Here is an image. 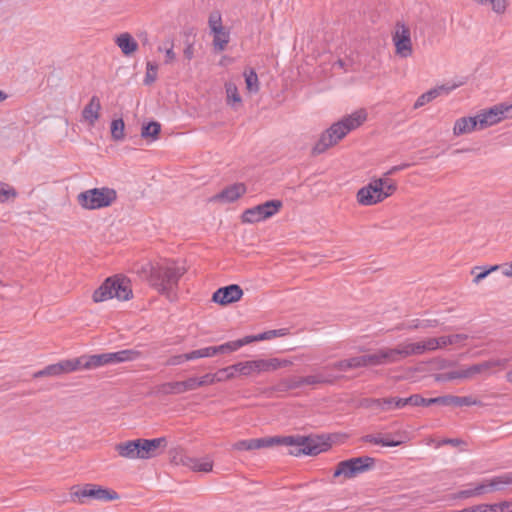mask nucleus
<instances>
[{
    "instance_id": "39448f33",
    "label": "nucleus",
    "mask_w": 512,
    "mask_h": 512,
    "mask_svg": "<svg viewBox=\"0 0 512 512\" xmlns=\"http://www.w3.org/2000/svg\"><path fill=\"white\" fill-rule=\"evenodd\" d=\"M117 200V192L113 188H92L78 194V204L86 210H97L111 206Z\"/></svg>"
},
{
    "instance_id": "f3484780",
    "label": "nucleus",
    "mask_w": 512,
    "mask_h": 512,
    "mask_svg": "<svg viewBox=\"0 0 512 512\" xmlns=\"http://www.w3.org/2000/svg\"><path fill=\"white\" fill-rule=\"evenodd\" d=\"M246 193V186L244 183H234L227 186L221 192L214 195L211 201L227 202L231 203L239 199Z\"/></svg>"
},
{
    "instance_id": "e433bc0d",
    "label": "nucleus",
    "mask_w": 512,
    "mask_h": 512,
    "mask_svg": "<svg viewBox=\"0 0 512 512\" xmlns=\"http://www.w3.org/2000/svg\"><path fill=\"white\" fill-rule=\"evenodd\" d=\"M213 46L215 51L221 52L226 48V45L229 43L230 35L228 31L224 29L220 30L219 33H213Z\"/></svg>"
},
{
    "instance_id": "338daca9",
    "label": "nucleus",
    "mask_w": 512,
    "mask_h": 512,
    "mask_svg": "<svg viewBox=\"0 0 512 512\" xmlns=\"http://www.w3.org/2000/svg\"><path fill=\"white\" fill-rule=\"evenodd\" d=\"M474 489L475 495L479 496L482 495L488 491H492L490 489L489 480L486 483H480L478 484Z\"/></svg>"
},
{
    "instance_id": "0e129e2a",
    "label": "nucleus",
    "mask_w": 512,
    "mask_h": 512,
    "mask_svg": "<svg viewBox=\"0 0 512 512\" xmlns=\"http://www.w3.org/2000/svg\"><path fill=\"white\" fill-rule=\"evenodd\" d=\"M330 368L339 370V371H347L350 369L349 359H344V360L335 362L331 365Z\"/></svg>"
},
{
    "instance_id": "7ed1b4c3",
    "label": "nucleus",
    "mask_w": 512,
    "mask_h": 512,
    "mask_svg": "<svg viewBox=\"0 0 512 512\" xmlns=\"http://www.w3.org/2000/svg\"><path fill=\"white\" fill-rule=\"evenodd\" d=\"M185 273L184 267L177 266L173 261H166L151 267L149 281L160 294L172 300L176 295L178 282Z\"/></svg>"
},
{
    "instance_id": "de8ad7c7",
    "label": "nucleus",
    "mask_w": 512,
    "mask_h": 512,
    "mask_svg": "<svg viewBox=\"0 0 512 512\" xmlns=\"http://www.w3.org/2000/svg\"><path fill=\"white\" fill-rule=\"evenodd\" d=\"M250 343H252V339H250L249 336H245L242 339L226 342L225 343V345H226L225 348H227L228 353H231L233 351L238 350L242 346H244L246 344H250Z\"/></svg>"
},
{
    "instance_id": "0eeeda50",
    "label": "nucleus",
    "mask_w": 512,
    "mask_h": 512,
    "mask_svg": "<svg viewBox=\"0 0 512 512\" xmlns=\"http://www.w3.org/2000/svg\"><path fill=\"white\" fill-rule=\"evenodd\" d=\"M504 363L505 360L500 359L483 361L481 363L471 365L463 370L435 374L434 379L436 382H447L455 379H470L477 374L486 373L494 367L502 366Z\"/></svg>"
},
{
    "instance_id": "4c0bfd02",
    "label": "nucleus",
    "mask_w": 512,
    "mask_h": 512,
    "mask_svg": "<svg viewBox=\"0 0 512 512\" xmlns=\"http://www.w3.org/2000/svg\"><path fill=\"white\" fill-rule=\"evenodd\" d=\"M125 124L122 118L114 119L111 122V137L115 141L123 140L125 137L124 134Z\"/></svg>"
},
{
    "instance_id": "052dcab7",
    "label": "nucleus",
    "mask_w": 512,
    "mask_h": 512,
    "mask_svg": "<svg viewBox=\"0 0 512 512\" xmlns=\"http://www.w3.org/2000/svg\"><path fill=\"white\" fill-rule=\"evenodd\" d=\"M497 269H499V266L498 265H494V266H491L488 269L482 270L480 273L475 275V277L473 279V282L478 284L481 280L486 278L492 271H495Z\"/></svg>"
},
{
    "instance_id": "79ce46f5",
    "label": "nucleus",
    "mask_w": 512,
    "mask_h": 512,
    "mask_svg": "<svg viewBox=\"0 0 512 512\" xmlns=\"http://www.w3.org/2000/svg\"><path fill=\"white\" fill-rule=\"evenodd\" d=\"M158 65L156 63L148 61L146 64V75L144 78L145 85H151L157 79Z\"/></svg>"
},
{
    "instance_id": "b1692460",
    "label": "nucleus",
    "mask_w": 512,
    "mask_h": 512,
    "mask_svg": "<svg viewBox=\"0 0 512 512\" xmlns=\"http://www.w3.org/2000/svg\"><path fill=\"white\" fill-rule=\"evenodd\" d=\"M404 404L411 406H430L434 404L446 406V395L435 398H424L420 394H412L406 398Z\"/></svg>"
},
{
    "instance_id": "6e6552de",
    "label": "nucleus",
    "mask_w": 512,
    "mask_h": 512,
    "mask_svg": "<svg viewBox=\"0 0 512 512\" xmlns=\"http://www.w3.org/2000/svg\"><path fill=\"white\" fill-rule=\"evenodd\" d=\"M70 495L73 501L78 499L81 503H84L85 498L102 501H112L119 499V495L116 491L109 488H104L96 484H85L82 487L73 486L71 488Z\"/></svg>"
},
{
    "instance_id": "774afa93",
    "label": "nucleus",
    "mask_w": 512,
    "mask_h": 512,
    "mask_svg": "<svg viewBox=\"0 0 512 512\" xmlns=\"http://www.w3.org/2000/svg\"><path fill=\"white\" fill-rule=\"evenodd\" d=\"M474 496H476L474 489H467V490H461V491L457 492L454 495V498L455 499H466V498H470V497H474Z\"/></svg>"
},
{
    "instance_id": "49530a36",
    "label": "nucleus",
    "mask_w": 512,
    "mask_h": 512,
    "mask_svg": "<svg viewBox=\"0 0 512 512\" xmlns=\"http://www.w3.org/2000/svg\"><path fill=\"white\" fill-rule=\"evenodd\" d=\"M208 23L212 33H219L220 30L224 29L221 14L219 12H212L209 15Z\"/></svg>"
},
{
    "instance_id": "5fc2aeb1",
    "label": "nucleus",
    "mask_w": 512,
    "mask_h": 512,
    "mask_svg": "<svg viewBox=\"0 0 512 512\" xmlns=\"http://www.w3.org/2000/svg\"><path fill=\"white\" fill-rule=\"evenodd\" d=\"M364 361H365V367L380 365L379 351L377 350L373 354H365Z\"/></svg>"
},
{
    "instance_id": "c9c22d12",
    "label": "nucleus",
    "mask_w": 512,
    "mask_h": 512,
    "mask_svg": "<svg viewBox=\"0 0 512 512\" xmlns=\"http://www.w3.org/2000/svg\"><path fill=\"white\" fill-rule=\"evenodd\" d=\"M400 349L403 359L411 355H420L425 352L424 345L422 344V342L400 344Z\"/></svg>"
},
{
    "instance_id": "dca6fc26",
    "label": "nucleus",
    "mask_w": 512,
    "mask_h": 512,
    "mask_svg": "<svg viewBox=\"0 0 512 512\" xmlns=\"http://www.w3.org/2000/svg\"><path fill=\"white\" fill-rule=\"evenodd\" d=\"M390 435L391 434H387L386 437H383L381 433H379L378 435L367 434L361 437V441L365 443H371L387 447H397L405 442V440L402 439V437L404 436L403 432L394 433V436L396 438H390Z\"/></svg>"
},
{
    "instance_id": "ddd939ff",
    "label": "nucleus",
    "mask_w": 512,
    "mask_h": 512,
    "mask_svg": "<svg viewBox=\"0 0 512 512\" xmlns=\"http://www.w3.org/2000/svg\"><path fill=\"white\" fill-rule=\"evenodd\" d=\"M243 294L244 292L238 284H230L218 288L212 295V301L221 306H227L239 301Z\"/></svg>"
},
{
    "instance_id": "3c124183",
    "label": "nucleus",
    "mask_w": 512,
    "mask_h": 512,
    "mask_svg": "<svg viewBox=\"0 0 512 512\" xmlns=\"http://www.w3.org/2000/svg\"><path fill=\"white\" fill-rule=\"evenodd\" d=\"M406 398H400V397H387L385 398V401H390V404H385L384 411H389L392 409H400L406 406L407 404H404V401Z\"/></svg>"
},
{
    "instance_id": "58836bf2",
    "label": "nucleus",
    "mask_w": 512,
    "mask_h": 512,
    "mask_svg": "<svg viewBox=\"0 0 512 512\" xmlns=\"http://www.w3.org/2000/svg\"><path fill=\"white\" fill-rule=\"evenodd\" d=\"M188 466H190L194 471L199 472H210L213 468V462L209 460L200 461L196 458H188Z\"/></svg>"
},
{
    "instance_id": "5701e85b",
    "label": "nucleus",
    "mask_w": 512,
    "mask_h": 512,
    "mask_svg": "<svg viewBox=\"0 0 512 512\" xmlns=\"http://www.w3.org/2000/svg\"><path fill=\"white\" fill-rule=\"evenodd\" d=\"M115 450L123 458L139 459L138 439L118 443Z\"/></svg>"
},
{
    "instance_id": "a18cd8bd",
    "label": "nucleus",
    "mask_w": 512,
    "mask_h": 512,
    "mask_svg": "<svg viewBox=\"0 0 512 512\" xmlns=\"http://www.w3.org/2000/svg\"><path fill=\"white\" fill-rule=\"evenodd\" d=\"M246 87L250 92H257L259 90L258 76L256 72L251 69L249 73L245 72Z\"/></svg>"
},
{
    "instance_id": "1a4fd4ad",
    "label": "nucleus",
    "mask_w": 512,
    "mask_h": 512,
    "mask_svg": "<svg viewBox=\"0 0 512 512\" xmlns=\"http://www.w3.org/2000/svg\"><path fill=\"white\" fill-rule=\"evenodd\" d=\"M282 205V201L280 200H268L262 204L246 209L241 215V220L243 223H256L266 220L278 213Z\"/></svg>"
},
{
    "instance_id": "72a5a7b5",
    "label": "nucleus",
    "mask_w": 512,
    "mask_h": 512,
    "mask_svg": "<svg viewBox=\"0 0 512 512\" xmlns=\"http://www.w3.org/2000/svg\"><path fill=\"white\" fill-rule=\"evenodd\" d=\"M489 485L491 490H503V485L510 487L512 490V471L493 477L489 480Z\"/></svg>"
},
{
    "instance_id": "8fccbe9b",
    "label": "nucleus",
    "mask_w": 512,
    "mask_h": 512,
    "mask_svg": "<svg viewBox=\"0 0 512 512\" xmlns=\"http://www.w3.org/2000/svg\"><path fill=\"white\" fill-rule=\"evenodd\" d=\"M184 357L186 360H194L198 358H204V357H211L210 349L209 347L200 348L197 350H193L188 353H184Z\"/></svg>"
},
{
    "instance_id": "680f3d73",
    "label": "nucleus",
    "mask_w": 512,
    "mask_h": 512,
    "mask_svg": "<svg viewBox=\"0 0 512 512\" xmlns=\"http://www.w3.org/2000/svg\"><path fill=\"white\" fill-rule=\"evenodd\" d=\"M350 369L365 367L364 355L349 358Z\"/></svg>"
},
{
    "instance_id": "c03bdc74",
    "label": "nucleus",
    "mask_w": 512,
    "mask_h": 512,
    "mask_svg": "<svg viewBox=\"0 0 512 512\" xmlns=\"http://www.w3.org/2000/svg\"><path fill=\"white\" fill-rule=\"evenodd\" d=\"M467 339H468V335H466V334H453V335H449V336H441L440 337L441 348L445 347L447 345H454V344L461 343Z\"/></svg>"
},
{
    "instance_id": "9b49d317",
    "label": "nucleus",
    "mask_w": 512,
    "mask_h": 512,
    "mask_svg": "<svg viewBox=\"0 0 512 512\" xmlns=\"http://www.w3.org/2000/svg\"><path fill=\"white\" fill-rule=\"evenodd\" d=\"M393 42L396 48V53L401 57L406 58L412 55L413 49L410 28L405 23L401 21L396 22Z\"/></svg>"
},
{
    "instance_id": "a19ab883",
    "label": "nucleus",
    "mask_w": 512,
    "mask_h": 512,
    "mask_svg": "<svg viewBox=\"0 0 512 512\" xmlns=\"http://www.w3.org/2000/svg\"><path fill=\"white\" fill-rule=\"evenodd\" d=\"M436 98H437V90L430 89L427 92L421 94L417 98V100L415 101V103L413 105V108L418 109V108L430 103L431 101H433Z\"/></svg>"
},
{
    "instance_id": "69168bd1",
    "label": "nucleus",
    "mask_w": 512,
    "mask_h": 512,
    "mask_svg": "<svg viewBox=\"0 0 512 512\" xmlns=\"http://www.w3.org/2000/svg\"><path fill=\"white\" fill-rule=\"evenodd\" d=\"M409 166H410L409 163H402L400 165L393 166L387 172L384 173V176L385 177L392 176V175L396 174L397 172L408 168Z\"/></svg>"
},
{
    "instance_id": "f03ea898",
    "label": "nucleus",
    "mask_w": 512,
    "mask_h": 512,
    "mask_svg": "<svg viewBox=\"0 0 512 512\" xmlns=\"http://www.w3.org/2000/svg\"><path fill=\"white\" fill-rule=\"evenodd\" d=\"M366 119L367 113L361 109L333 123L321 134L319 140L312 148V154L319 155L326 152L330 147L342 140L350 131L362 125Z\"/></svg>"
},
{
    "instance_id": "c756f323",
    "label": "nucleus",
    "mask_w": 512,
    "mask_h": 512,
    "mask_svg": "<svg viewBox=\"0 0 512 512\" xmlns=\"http://www.w3.org/2000/svg\"><path fill=\"white\" fill-rule=\"evenodd\" d=\"M161 133V124L157 121H150L142 125L141 137L145 140L155 141Z\"/></svg>"
},
{
    "instance_id": "473e14b6",
    "label": "nucleus",
    "mask_w": 512,
    "mask_h": 512,
    "mask_svg": "<svg viewBox=\"0 0 512 512\" xmlns=\"http://www.w3.org/2000/svg\"><path fill=\"white\" fill-rule=\"evenodd\" d=\"M300 378L302 386L316 384H334L337 379V377L335 376H324L323 374L308 375Z\"/></svg>"
},
{
    "instance_id": "f8f14e48",
    "label": "nucleus",
    "mask_w": 512,
    "mask_h": 512,
    "mask_svg": "<svg viewBox=\"0 0 512 512\" xmlns=\"http://www.w3.org/2000/svg\"><path fill=\"white\" fill-rule=\"evenodd\" d=\"M166 437L154 439L138 438L139 459H151L160 455L167 447Z\"/></svg>"
},
{
    "instance_id": "4be33fe9",
    "label": "nucleus",
    "mask_w": 512,
    "mask_h": 512,
    "mask_svg": "<svg viewBox=\"0 0 512 512\" xmlns=\"http://www.w3.org/2000/svg\"><path fill=\"white\" fill-rule=\"evenodd\" d=\"M476 129H479V123L477 116L473 117H462L456 120L453 133L456 136L470 133Z\"/></svg>"
},
{
    "instance_id": "f704fd0d",
    "label": "nucleus",
    "mask_w": 512,
    "mask_h": 512,
    "mask_svg": "<svg viewBox=\"0 0 512 512\" xmlns=\"http://www.w3.org/2000/svg\"><path fill=\"white\" fill-rule=\"evenodd\" d=\"M289 334V330L287 328H281V329H275V330H268L265 332H262L257 335H251L249 336L250 339H252V342L255 341H263V340H270L275 337H282Z\"/></svg>"
},
{
    "instance_id": "20e7f679",
    "label": "nucleus",
    "mask_w": 512,
    "mask_h": 512,
    "mask_svg": "<svg viewBox=\"0 0 512 512\" xmlns=\"http://www.w3.org/2000/svg\"><path fill=\"white\" fill-rule=\"evenodd\" d=\"M132 296L130 280L126 277L114 276L105 279L93 292L92 299L95 303L103 302L114 297L118 300L126 301L132 298Z\"/></svg>"
},
{
    "instance_id": "c85d7f7f",
    "label": "nucleus",
    "mask_w": 512,
    "mask_h": 512,
    "mask_svg": "<svg viewBox=\"0 0 512 512\" xmlns=\"http://www.w3.org/2000/svg\"><path fill=\"white\" fill-rule=\"evenodd\" d=\"M226 368L227 371L234 370L237 371L242 376H250L253 373H258L256 360L238 362Z\"/></svg>"
},
{
    "instance_id": "09e8293b",
    "label": "nucleus",
    "mask_w": 512,
    "mask_h": 512,
    "mask_svg": "<svg viewBox=\"0 0 512 512\" xmlns=\"http://www.w3.org/2000/svg\"><path fill=\"white\" fill-rule=\"evenodd\" d=\"M226 93H227L228 103H230V101H232L233 104L241 103V101H242L241 97L238 93L237 87L234 84H232V83L226 84Z\"/></svg>"
},
{
    "instance_id": "ea45409f",
    "label": "nucleus",
    "mask_w": 512,
    "mask_h": 512,
    "mask_svg": "<svg viewBox=\"0 0 512 512\" xmlns=\"http://www.w3.org/2000/svg\"><path fill=\"white\" fill-rule=\"evenodd\" d=\"M390 401H385V398H364L361 401V406L369 409H379L384 411L385 404H390Z\"/></svg>"
},
{
    "instance_id": "412c9836",
    "label": "nucleus",
    "mask_w": 512,
    "mask_h": 512,
    "mask_svg": "<svg viewBox=\"0 0 512 512\" xmlns=\"http://www.w3.org/2000/svg\"><path fill=\"white\" fill-rule=\"evenodd\" d=\"M256 362L258 373L271 372L292 365L290 360L279 358L257 359Z\"/></svg>"
},
{
    "instance_id": "6ab92c4d",
    "label": "nucleus",
    "mask_w": 512,
    "mask_h": 512,
    "mask_svg": "<svg viewBox=\"0 0 512 512\" xmlns=\"http://www.w3.org/2000/svg\"><path fill=\"white\" fill-rule=\"evenodd\" d=\"M76 361L79 362L77 364L79 369H93L100 366L108 365V356L107 353L102 354H94V355H83L81 357L75 358Z\"/></svg>"
},
{
    "instance_id": "aec40b11",
    "label": "nucleus",
    "mask_w": 512,
    "mask_h": 512,
    "mask_svg": "<svg viewBox=\"0 0 512 512\" xmlns=\"http://www.w3.org/2000/svg\"><path fill=\"white\" fill-rule=\"evenodd\" d=\"M101 103L98 96H92L89 103L82 110V118L90 126H94L100 117Z\"/></svg>"
},
{
    "instance_id": "f257e3e1",
    "label": "nucleus",
    "mask_w": 512,
    "mask_h": 512,
    "mask_svg": "<svg viewBox=\"0 0 512 512\" xmlns=\"http://www.w3.org/2000/svg\"><path fill=\"white\" fill-rule=\"evenodd\" d=\"M276 445L290 447L288 454L291 456L299 457L305 455L314 457L328 451L332 447V438L329 434L272 436L240 440L233 444V449L251 451Z\"/></svg>"
},
{
    "instance_id": "bf43d9fd",
    "label": "nucleus",
    "mask_w": 512,
    "mask_h": 512,
    "mask_svg": "<svg viewBox=\"0 0 512 512\" xmlns=\"http://www.w3.org/2000/svg\"><path fill=\"white\" fill-rule=\"evenodd\" d=\"M422 328L421 320L420 319H413L409 321L408 323H403L397 327L398 330L400 329H408V330H415Z\"/></svg>"
},
{
    "instance_id": "4468645a",
    "label": "nucleus",
    "mask_w": 512,
    "mask_h": 512,
    "mask_svg": "<svg viewBox=\"0 0 512 512\" xmlns=\"http://www.w3.org/2000/svg\"><path fill=\"white\" fill-rule=\"evenodd\" d=\"M79 364L76 359L63 360L55 364L46 366L44 369L36 372L34 378L46 377V376H59L69 372L78 370Z\"/></svg>"
},
{
    "instance_id": "e2e57ef3",
    "label": "nucleus",
    "mask_w": 512,
    "mask_h": 512,
    "mask_svg": "<svg viewBox=\"0 0 512 512\" xmlns=\"http://www.w3.org/2000/svg\"><path fill=\"white\" fill-rule=\"evenodd\" d=\"M457 87H458L457 84H453V85L443 84V85L434 87L432 89L433 90H437V97H438V96H440L443 93L448 94L449 92H451L452 90H454Z\"/></svg>"
},
{
    "instance_id": "cd10ccee",
    "label": "nucleus",
    "mask_w": 512,
    "mask_h": 512,
    "mask_svg": "<svg viewBox=\"0 0 512 512\" xmlns=\"http://www.w3.org/2000/svg\"><path fill=\"white\" fill-rule=\"evenodd\" d=\"M380 365L396 363L402 360V353L400 345L395 348H382L379 349Z\"/></svg>"
},
{
    "instance_id": "bb28decb",
    "label": "nucleus",
    "mask_w": 512,
    "mask_h": 512,
    "mask_svg": "<svg viewBox=\"0 0 512 512\" xmlns=\"http://www.w3.org/2000/svg\"><path fill=\"white\" fill-rule=\"evenodd\" d=\"M227 372V368H221L216 373H207L202 377H194L195 388L212 385L214 383L223 382L222 374Z\"/></svg>"
},
{
    "instance_id": "13d9d810",
    "label": "nucleus",
    "mask_w": 512,
    "mask_h": 512,
    "mask_svg": "<svg viewBox=\"0 0 512 512\" xmlns=\"http://www.w3.org/2000/svg\"><path fill=\"white\" fill-rule=\"evenodd\" d=\"M397 190V184L395 181L386 179L385 189H383L382 198L386 199L391 196Z\"/></svg>"
},
{
    "instance_id": "2f4dec72",
    "label": "nucleus",
    "mask_w": 512,
    "mask_h": 512,
    "mask_svg": "<svg viewBox=\"0 0 512 512\" xmlns=\"http://www.w3.org/2000/svg\"><path fill=\"white\" fill-rule=\"evenodd\" d=\"M302 387L301 378L298 376H292L280 380L274 387L277 392H287Z\"/></svg>"
},
{
    "instance_id": "a878e982",
    "label": "nucleus",
    "mask_w": 512,
    "mask_h": 512,
    "mask_svg": "<svg viewBox=\"0 0 512 512\" xmlns=\"http://www.w3.org/2000/svg\"><path fill=\"white\" fill-rule=\"evenodd\" d=\"M107 356L109 364H114L137 360L141 356V352L134 349H125L117 352H109Z\"/></svg>"
},
{
    "instance_id": "864d4df0",
    "label": "nucleus",
    "mask_w": 512,
    "mask_h": 512,
    "mask_svg": "<svg viewBox=\"0 0 512 512\" xmlns=\"http://www.w3.org/2000/svg\"><path fill=\"white\" fill-rule=\"evenodd\" d=\"M491 504L482 503L462 509V512H492Z\"/></svg>"
},
{
    "instance_id": "a211bd4d",
    "label": "nucleus",
    "mask_w": 512,
    "mask_h": 512,
    "mask_svg": "<svg viewBox=\"0 0 512 512\" xmlns=\"http://www.w3.org/2000/svg\"><path fill=\"white\" fill-rule=\"evenodd\" d=\"M476 116L479 123V130L490 127L503 120V112L501 111V107H499V105H495L488 110H484Z\"/></svg>"
},
{
    "instance_id": "393cba45",
    "label": "nucleus",
    "mask_w": 512,
    "mask_h": 512,
    "mask_svg": "<svg viewBox=\"0 0 512 512\" xmlns=\"http://www.w3.org/2000/svg\"><path fill=\"white\" fill-rule=\"evenodd\" d=\"M115 43L125 56L132 55L138 49V43L128 32L118 35L115 39Z\"/></svg>"
},
{
    "instance_id": "423d86ee",
    "label": "nucleus",
    "mask_w": 512,
    "mask_h": 512,
    "mask_svg": "<svg viewBox=\"0 0 512 512\" xmlns=\"http://www.w3.org/2000/svg\"><path fill=\"white\" fill-rule=\"evenodd\" d=\"M375 464L376 459L370 456H360L343 460L337 464L333 477L343 475L346 479H351L361 473L372 470Z\"/></svg>"
},
{
    "instance_id": "2eb2a0df",
    "label": "nucleus",
    "mask_w": 512,
    "mask_h": 512,
    "mask_svg": "<svg viewBox=\"0 0 512 512\" xmlns=\"http://www.w3.org/2000/svg\"><path fill=\"white\" fill-rule=\"evenodd\" d=\"M158 390L164 395L182 394L196 390L195 380L194 377H189L183 381L166 382L161 384Z\"/></svg>"
},
{
    "instance_id": "37998d69",
    "label": "nucleus",
    "mask_w": 512,
    "mask_h": 512,
    "mask_svg": "<svg viewBox=\"0 0 512 512\" xmlns=\"http://www.w3.org/2000/svg\"><path fill=\"white\" fill-rule=\"evenodd\" d=\"M17 191L7 183L0 182V202L5 203L9 198H16Z\"/></svg>"
},
{
    "instance_id": "6e6d98bb",
    "label": "nucleus",
    "mask_w": 512,
    "mask_h": 512,
    "mask_svg": "<svg viewBox=\"0 0 512 512\" xmlns=\"http://www.w3.org/2000/svg\"><path fill=\"white\" fill-rule=\"evenodd\" d=\"M422 344L424 345V351H432L441 348L440 337L429 338L428 340L422 342Z\"/></svg>"
},
{
    "instance_id": "4d7b16f0",
    "label": "nucleus",
    "mask_w": 512,
    "mask_h": 512,
    "mask_svg": "<svg viewBox=\"0 0 512 512\" xmlns=\"http://www.w3.org/2000/svg\"><path fill=\"white\" fill-rule=\"evenodd\" d=\"M492 9L497 14H503L506 10L507 0H490Z\"/></svg>"
},
{
    "instance_id": "9d476101",
    "label": "nucleus",
    "mask_w": 512,
    "mask_h": 512,
    "mask_svg": "<svg viewBox=\"0 0 512 512\" xmlns=\"http://www.w3.org/2000/svg\"><path fill=\"white\" fill-rule=\"evenodd\" d=\"M386 178H378L371 181L368 185L362 187L357 192V201L361 205L370 206L384 200L382 198L383 189H385Z\"/></svg>"
},
{
    "instance_id": "7c9ffc66",
    "label": "nucleus",
    "mask_w": 512,
    "mask_h": 512,
    "mask_svg": "<svg viewBox=\"0 0 512 512\" xmlns=\"http://www.w3.org/2000/svg\"><path fill=\"white\" fill-rule=\"evenodd\" d=\"M471 405H482V403L471 396L446 395V406L462 407Z\"/></svg>"
},
{
    "instance_id": "603ef678",
    "label": "nucleus",
    "mask_w": 512,
    "mask_h": 512,
    "mask_svg": "<svg viewBox=\"0 0 512 512\" xmlns=\"http://www.w3.org/2000/svg\"><path fill=\"white\" fill-rule=\"evenodd\" d=\"M494 509L492 512H512V501L504 500L499 503L491 504Z\"/></svg>"
}]
</instances>
